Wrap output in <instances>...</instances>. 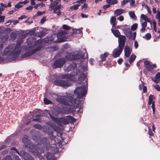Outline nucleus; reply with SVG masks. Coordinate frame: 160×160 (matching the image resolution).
Instances as JSON below:
<instances>
[{
  "label": "nucleus",
  "mask_w": 160,
  "mask_h": 160,
  "mask_svg": "<svg viewBox=\"0 0 160 160\" xmlns=\"http://www.w3.org/2000/svg\"><path fill=\"white\" fill-rule=\"evenodd\" d=\"M154 88L157 90L158 91H160V87L159 85L158 84H156L153 86Z\"/></svg>",
  "instance_id": "nucleus-42"
},
{
  "label": "nucleus",
  "mask_w": 160,
  "mask_h": 160,
  "mask_svg": "<svg viewBox=\"0 0 160 160\" xmlns=\"http://www.w3.org/2000/svg\"><path fill=\"white\" fill-rule=\"evenodd\" d=\"M116 17L115 16H112L111 17L110 19V22L112 23L113 22H116Z\"/></svg>",
  "instance_id": "nucleus-43"
},
{
  "label": "nucleus",
  "mask_w": 160,
  "mask_h": 160,
  "mask_svg": "<svg viewBox=\"0 0 160 160\" xmlns=\"http://www.w3.org/2000/svg\"><path fill=\"white\" fill-rule=\"evenodd\" d=\"M33 126L35 128L40 130L42 129V126L41 125L37 124H35L33 125Z\"/></svg>",
  "instance_id": "nucleus-33"
},
{
  "label": "nucleus",
  "mask_w": 160,
  "mask_h": 160,
  "mask_svg": "<svg viewBox=\"0 0 160 160\" xmlns=\"http://www.w3.org/2000/svg\"><path fill=\"white\" fill-rule=\"evenodd\" d=\"M86 1V0H79L78 1H77V2L78 3H83L85 2Z\"/></svg>",
  "instance_id": "nucleus-61"
},
{
  "label": "nucleus",
  "mask_w": 160,
  "mask_h": 160,
  "mask_svg": "<svg viewBox=\"0 0 160 160\" xmlns=\"http://www.w3.org/2000/svg\"><path fill=\"white\" fill-rule=\"evenodd\" d=\"M11 150H13L15 151L19 155V154H20V152H19L17 150V149H16V148L15 147H13V148H11Z\"/></svg>",
  "instance_id": "nucleus-60"
},
{
  "label": "nucleus",
  "mask_w": 160,
  "mask_h": 160,
  "mask_svg": "<svg viewBox=\"0 0 160 160\" xmlns=\"http://www.w3.org/2000/svg\"><path fill=\"white\" fill-rule=\"evenodd\" d=\"M20 4H21V3H19V2L18 3V4H16L15 5V8H21V7L22 6V5H20Z\"/></svg>",
  "instance_id": "nucleus-50"
},
{
  "label": "nucleus",
  "mask_w": 160,
  "mask_h": 160,
  "mask_svg": "<svg viewBox=\"0 0 160 160\" xmlns=\"http://www.w3.org/2000/svg\"><path fill=\"white\" fill-rule=\"evenodd\" d=\"M86 75L83 73H82L80 75L78 78V80L81 82H82L86 78Z\"/></svg>",
  "instance_id": "nucleus-20"
},
{
  "label": "nucleus",
  "mask_w": 160,
  "mask_h": 160,
  "mask_svg": "<svg viewBox=\"0 0 160 160\" xmlns=\"http://www.w3.org/2000/svg\"><path fill=\"white\" fill-rule=\"evenodd\" d=\"M131 51L130 47L128 46H126L124 49V55L127 58H128L131 53Z\"/></svg>",
  "instance_id": "nucleus-14"
},
{
  "label": "nucleus",
  "mask_w": 160,
  "mask_h": 160,
  "mask_svg": "<svg viewBox=\"0 0 160 160\" xmlns=\"http://www.w3.org/2000/svg\"><path fill=\"white\" fill-rule=\"evenodd\" d=\"M72 78V75H71L68 74V73L63 74L61 76V78L62 79H66V80H70Z\"/></svg>",
  "instance_id": "nucleus-17"
},
{
  "label": "nucleus",
  "mask_w": 160,
  "mask_h": 160,
  "mask_svg": "<svg viewBox=\"0 0 160 160\" xmlns=\"http://www.w3.org/2000/svg\"><path fill=\"white\" fill-rule=\"evenodd\" d=\"M60 7L61 5H59L53 9V12L54 13H57L58 15H59L61 14V12L59 10Z\"/></svg>",
  "instance_id": "nucleus-16"
},
{
  "label": "nucleus",
  "mask_w": 160,
  "mask_h": 160,
  "mask_svg": "<svg viewBox=\"0 0 160 160\" xmlns=\"http://www.w3.org/2000/svg\"><path fill=\"white\" fill-rule=\"evenodd\" d=\"M138 24L137 23L133 24L131 27V29L132 31L135 30L137 28Z\"/></svg>",
  "instance_id": "nucleus-32"
},
{
  "label": "nucleus",
  "mask_w": 160,
  "mask_h": 160,
  "mask_svg": "<svg viewBox=\"0 0 160 160\" xmlns=\"http://www.w3.org/2000/svg\"><path fill=\"white\" fill-rule=\"evenodd\" d=\"M47 157L48 160H54L55 159L54 154L51 152H48L47 153Z\"/></svg>",
  "instance_id": "nucleus-19"
},
{
  "label": "nucleus",
  "mask_w": 160,
  "mask_h": 160,
  "mask_svg": "<svg viewBox=\"0 0 160 160\" xmlns=\"http://www.w3.org/2000/svg\"><path fill=\"white\" fill-rule=\"evenodd\" d=\"M130 16L132 18H136L135 14L134 12L130 11L129 12Z\"/></svg>",
  "instance_id": "nucleus-34"
},
{
  "label": "nucleus",
  "mask_w": 160,
  "mask_h": 160,
  "mask_svg": "<svg viewBox=\"0 0 160 160\" xmlns=\"http://www.w3.org/2000/svg\"><path fill=\"white\" fill-rule=\"evenodd\" d=\"M85 86L77 87L74 91V94L73 97L69 96H60L56 100L58 102L65 105H69V102L74 105V107L77 108L79 103V100L75 99L74 97L78 98H82L86 94Z\"/></svg>",
  "instance_id": "nucleus-1"
},
{
  "label": "nucleus",
  "mask_w": 160,
  "mask_h": 160,
  "mask_svg": "<svg viewBox=\"0 0 160 160\" xmlns=\"http://www.w3.org/2000/svg\"><path fill=\"white\" fill-rule=\"evenodd\" d=\"M118 38V47L123 48L126 40V37L125 36L121 35Z\"/></svg>",
  "instance_id": "nucleus-9"
},
{
  "label": "nucleus",
  "mask_w": 160,
  "mask_h": 160,
  "mask_svg": "<svg viewBox=\"0 0 160 160\" xmlns=\"http://www.w3.org/2000/svg\"><path fill=\"white\" fill-rule=\"evenodd\" d=\"M106 2L108 4H114L118 3L117 0H106Z\"/></svg>",
  "instance_id": "nucleus-29"
},
{
  "label": "nucleus",
  "mask_w": 160,
  "mask_h": 160,
  "mask_svg": "<svg viewBox=\"0 0 160 160\" xmlns=\"http://www.w3.org/2000/svg\"><path fill=\"white\" fill-rule=\"evenodd\" d=\"M136 58V56L133 53H132L130 56L129 60V62L132 63L135 60Z\"/></svg>",
  "instance_id": "nucleus-22"
},
{
  "label": "nucleus",
  "mask_w": 160,
  "mask_h": 160,
  "mask_svg": "<svg viewBox=\"0 0 160 160\" xmlns=\"http://www.w3.org/2000/svg\"><path fill=\"white\" fill-rule=\"evenodd\" d=\"M66 61L65 58H61L56 60L53 65L55 68H60L62 67Z\"/></svg>",
  "instance_id": "nucleus-8"
},
{
  "label": "nucleus",
  "mask_w": 160,
  "mask_h": 160,
  "mask_svg": "<svg viewBox=\"0 0 160 160\" xmlns=\"http://www.w3.org/2000/svg\"><path fill=\"white\" fill-rule=\"evenodd\" d=\"M110 7V4H107L106 5H105L103 6V8L104 10L108 8H109Z\"/></svg>",
  "instance_id": "nucleus-57"
},
{
  "label": "nucleus",
  "mask_w": 160,
  "mask_h": 160,
  "mask_svg": "<svg viewBox=\"0 0 160 160\" xmlns=\"http://www.w3.org/2000/svg\"><path fill=\"white\" fill-rule=\"evenodd\" d=\"M58 2H57L56 1H54L50 5V8H52L55 7L56 5H58Z\"/></svg>",
  "instance_id": "nucleus-35"
},
{
  "label": "nucleus",
  "mask_w": 160,
  "mask_h": 160,
  "mask_svg": "<svg viewBox=\"0 0 160 160\" xmlns=\"http://www.w3.org/2000/svg\"><path fill=\"white\" fill-rule=\"evenodd\" d=\"M80 6L79 5H75L70 7V9L72 10H76L78 9V7Z\"/></svg>",
  "instance_id": "nucleus-38"
},
{
  "label": "nucleus",
  "mask_w": 160,
  "mask_h": 160,
  "mask_svg": "<svg viewBox=\"0 0 160 160\" xmlns=\"http://www.w3.org/2000/svg\"><path fill=\"white\" fill-rule=\"evenodd\" d=\"M108 55V53L105 52L103 54H102L100 56V58L102 61H105L106 60V58L107 57Z\"/></svg>",
  "instance_id": "nucleus-26"
},
{
  "label": "nucleus",
  "mask_w": 160,
  "mask_h": 160,
  "mask_svg": "<svg viewBox=\"0 0 160 160\" xmlns=\"http://www.w3.org/2000/svg\"><path fill=\"white\" fill-rule=\"evenodd\" d=\"M112 32L114 35L117 38H119L120 36V33L118 30L111 29Z\"/></svg>",
  "instance_id": "nucleus-18"
},
{
  "label": "nucleus",
  "mask_w": 160,
  "mask_h": 160,
  "mask_svg": "<svg viewBox=\"0 0 160 160\" xmlns=\"http://www.w3.org/2000/svg\"><path fill=\"white\" fill-rule=\"evenodd\" d=\"M5 18V16H2L0 15V22H4V21Z\"/></svg>",
  "instance_id": "nucleus-47"
},
{
  "label": "nucleus",
  "mask_w": 160,
  "mask_h": 160,
  "mask_svg": "<svg viewBox=\"0 0 160 160\" xmlns=\"http://www.w3.org/2000/svg\"><path fill=\"white\" fill-rule=\"evenodd\" d=\"M33 8V7H32V6H29V7H27L26 8V9L27 10L31 11L32 10Z\"/></svg>",
  "instance_id": "nucleus-59"
},
{
  "label": "nucleus",
  "mask_w": 160,
  "mask_h": 160,
  "mask_svg": "<svg viewBox=\"0 0 160 160\" xmlns=\"http://www.w3.org/2000/svg\"><path fill=\"white\" fill-rule=\"evenodd\" d=\"M46 33L44 32H41L38 35L39 37H41L45 36Z\"/></svg>",
  "instance_id": "nucleus-46"
},
{
  "label": "nucleus",
  "mask_w": 160,
  "mask_h": 160,
  "mask_svg": "<svg viewBox=\"0 0 160 160\" xmlns=\"http://www.w3.org/2000/svg\"><path fill=\"white\" fill-rule=\"evenodd\" d=\"M155 98L154 95H150L148 97V103L149 105H151L153 102L152 100Z\"/></svg>",
  "instance_id": "nucleus-28"
},
{
  "label": "nucleus",
  "mask_w": 160,
  "mask_h": 160,
  "mask_svg": "<svg viewBox=\"0 0 160 160\" xmlns=\"http://www.w3.org/2000/svg\"><path fill=\"white\" fill-rule=\"evenodd\" d=\"M41 46H38L34 49L29 50L28 52H26L22 55V57L26 58L30 56L32 54L39 51L41 49Z\"/></svg>",
  "instance_id": "nucleus-6"
},
{
  "label": "nucleus",
  "mask_w": 160,
  "mask_h": 160,
  "mask_svg": "<svg viewBox=\"0 0 160 160\" xmlns=\"http://www.w3.org/2000/svg\"><path fill=\"white\" fill-rule=\"evenodd\" d=\"M80 102L79 101V103L78 104V106H77V108H75L74 107V104H72L70 103L69 102V105H68V106H70V105L73 106L74 108H71V107L70 108L67 107L65 108V109L66 110H65V111H66V110H67L68 113H70L71 112H74L75 111L76 108H79V105L80 104Z\"/></svg>",
  "instance_id": "nucleus-11"
},
{
  "label": "nucleus",
  "mask_w": 160,
  "mask_h": 160,
  "mask_svg": "<svg viewBox=\"0 0 160 160\" xmlns=\"http://www.w3.org/2000/svg\"><path fill=\"white\" fill-rule=\"evenodd\" d=\"M118 19L120 21H123L124 19V18L123 16H120L118 18Z\"/></svg>",
  "instance_id": "nucleus-63"
},
{
  "label": "nucleus",
  "mask_w": 160,
  "mask_h": 160,
  "mask_svg": "<svg viewBox=\"0 0 160 160\" xmlns=\"http://www.w3.org/2000/svg\"><path fill=\"white\" fill-rule=\"evenodd\" d=\"M61 122L64 124H68V121L66 118H62L61 119Z\"/></svg>",
  "instance_id": "nucleus-30"
},
{
  "label": "nucleus",
  "mask_w": 160,
  "mask_h": 160,
  "mask_svg": "<svg viewBox=\"0 0 160 160\" xmlns=\"http://www.w3.org/2000/svg\"><path fill=\"white\" fill-rule=\"evenodd\" d=\"M141 17V18L145 21V22H148L151 23L150 19H149L146 15L142 14Z\"/></svg>",
  "instance_id": "nucleus-25"
},
{
  "label": "nucleus",
  "mask_w": 160,
  "mask_h": 160,
  "mask_svg": "<svg viewBox=\"0 0 160 160\" xmlns=\"http://www.w3.org/2000/svg\"><path fill=\"white\" fill-rule=\"evenodd\" d=\"M67 32L65 31H61L57 34V36L58 38L62 39L64 38L66 35Z\"/></svg>",
  "instance_id": "nucleus-15"
},
{
  "label": "nucleus",
  "mask_w": 160,
  "mask_h": 160,
  "mask_svg": "<svg viewBox=\"0 0 160 160\" xmlns=\"http://www.w3.org/2000/svg\"><path fill=\"white\" fill-rule=\"evenodd\" d=\"M48 41H52L54 40L53 35H51L47 37Z\"/></svg>",
  "instance_id": "nucleus-39"
},
{
  "label": "nucleus",
  "mask_w": 160,
  "mask_h": 160,
  "mask_svg": "<svg viewBox=\"0 0 160 160\" xmlns=\"http://www.w3.org/2000/svg\"><path fill=\"white\" fill-rule=\"evenodd\" d=\"M147 22H144L142 23V28L140 29V31L141 32H144L146 31V28L147 26Z\"/></svg>",
  "instance_id": "nucleus-21"
},
{
  "label": "nucleus",
  "mask_w": 160,
  "mask_h": 160,
  "mask_svg": "<svg viewBox=\"0 0 160 160\" xmlns=\"http://www.w3.org/2000/svg\"><path fill=\"white\" fill-rule=\"evenodd\" d=\"M123 48H119L118 49H115L112 52V56L114 58H116L118 57L121 53Z\"/></svg>",
  "instance_id": "nucleus-10"
},
{
  "label": "nucleus",
  "mask_w": 160,
  "mask_h": 160,
  "mask_svg": "<svg viewBox=\"0 0 160 160\" xmlns=\"http://www.w3.org/2000/svg\"><path fill=\"white\" fill-rule=\"evenodd\" d=\"M46 20V17H43L41 19L40 22L41 24H42L44 23Z\"/></svg>",
  "instance_id": "nucleus-54"
},
{
  "label": "nucleus",
  "mask_w": 160,
  "mask_h": 160,
  "mask_svg": "<svg viewBox=\"0 0 160 160\" xmlns=\"http://www.w3.org/2000/svg\"><path fill=\"white\" fill-rule=\"evenodd\" d=\"M129 2V0H123L121 3V5L123 6L126 4V3Z\"/></svg>",
  "instance_id": "nucleus-53"
},
{
  "label": "nucleus",
  "mask_w": 160,
  "mask_h": 160,
  "mask_svg": "<svg viewBox=\"0 0 160 160\" xmlns=\"http://www.w3.org/2000/svg\"><path fill=\"white\" fill-rule=\"evenodd\" d=\"M14 159L15 160H21L18 156H15L14 157Z\"/></svg>",
  "instance_id": "nucleus-64"
},
{
  "label": "nucleus",
  "mask_w": 160,
  "mask_h": 160,
  "mask_svg": "<svg viewBox=\"0 0 160 160\" xmlns=\"http://www.w3.org/2000/svg\"><path fill=\"white\" fill-rule=\"evenodd\" d=\"M123 10L118 9L114 11V14L118 16L122 13Z\"/></svg>",
  "instance_id": "nucleus-27"
},
{
  "label": "nucleus",
  "mask_w": 160,
  "mask_h": 160,
  "mask_svg": "<svg viewBox=\"0 0 160 160\" xmlns=\"http://www.w3.org/2000/svg\"><path fill=\"white\" fill-rule=\"evenodd\" d=\"M19 156L24 159V160H34V158L28 153L24 150H21L20 152Z\"/></svg>",
  "instance_id": "nucleus-5"
},
{
  "label": "nucleus",
  "mask_w": 160,
  "mask_h": 160,
  "mask_svg": "<svg viewBox=\"0 0 160 160\" xmlns=\"http://www.w3.org/2000/svg\"><path fill=\"white\" fill-rule=\"evenodd\" d=\"M62 28L66 30H68L70 28V27L69 26L66 25H63L62 26Z\"/></svg>",
  "instance_id": "nucleus-44"
},
{
  "label": "nucleus",
  "mask_w": 160,
  "mask_h": 160,
  "mask_svg": "<svg viewBox=\"0 0 160 160\" xmlns=\"http://www.w3.org/2000/svg\"><path fill=\"white\" fill-rule=\"evenodd\" d=\"M2 160H12L11 156L7 155L2 159Z\"/></svg>",
  "instance_id": "nucleus-36"
},
{
  "label": "nucleus",
  "mask_w": 160,
  "mask_h": 160,
  "mask_svg": "<svg viewBox=\"0 0 160 160\" xmlns=\"http://www.w3.org/2000/svg\"><path fill=\"white\" fill-rule=\"evenodd\" d=\"M77 63L76 62H71L67 64L64 67L65 70L67 72L74 70L77 67Z\"/></svg>",
  "instance_id": "nucleus-7"
},
{
  "label": "nucleus",
  "mask_w": 160,
  "mask_h": 160,
  "mask_svg": "<svg viewBox=\"0 0 160 160\" xmlns=\"http://www.w3.org/2000/svg\"><path fill=\"white\" fill-rule=\"evenodd\" d=\"M83 57H84V54L83 53L82 54H81V55L78 53L77 54L72 55V58L73 60H80L79 62L80 63L81 59L83 58Z\"/></svg>",
  "instance_id": "nucleus-13"
},
{
  "label": "nucleus",
  "mask_w": 160,
  "mask_h": 160,
  "mask_svg": "<svg viewBox=\"0 0 160 160\" xmlns=\"http://www.w3.org/2000/svg\"><path fill=\"white\" fill-rule=\"evenodd\" d=\"M2 38H0V55L2 54V51L1 49L3 48V42H1L2 41Z\"/></svg>",
  "instance_id": "nucleus-37"
},
{
  "label": "nucleus",
  "mask_w": 160,
  "mask_h": 160,
  "mask_svg": "<svg viewBox=\"0 0 160 160\" xmlns=\"http://www.w3.org/2000/svg\"><path fill=\"white\" fill-rule=\"evenodd\" d=\"M45 13V11L43 12H40L38 11L37 12V14L38 16H40L42 14H43Z\"/></svg>",
  "instance_id": "nucleus-55"
},
{
  "label": "nucleus",
  "mask_w": 160,
  "mask_h": 160,
  "mask_svg": "<svg viewBox=\"0 0 160 160\" xmlns=\"http://www.w3.org/2000/svg\"><path fill=\"white\" fill-rule=\"evenodd\" d=\"M44 103L46 104H48L51 103V102L46 98H44Z\"/></svg>",
  "instance_id": "nucleus-40"
},
{
  "label": "nucleus",
  "mask_w": 160,
  "mask_h": 160,
  "mask_svg": "<svg viewBox=\"0 0 160 160\" xmlns=\"http://www.w3.org/2000/svg\"><path fill=\"white\" fill-rule=\"evenodd\" d=\"M124 33L126 37L130 39L132 38V32L129 28H125L124 30Z\"/></svg>",
  "instance_id": "nucleus-12"
},
{
  "label": "nucleus",
  "mask_w": 160,
  "mask_h": 160,
  "mask_svg": "<svg viewBox=\"0 0 160 160\" xmlns=\"http://www.w3.org/2000/svg\"><path fill=\"white\" fill-rule=\"evenodd\" d=\"M43 141L45 142H42V144H43V145H42V148L43 149L48 146V140L47 138H44L43 139Z\"/></svg>",
  "instance_id": "nucleus-23"
},
{
  "label": "nucleus",
  "mask_w": 160,
  "mask_h": 160,
  "mask_svg": "<svg viewBox=\"0 0 160 160\" xmlns=\"http://www.w3.org/2000/svg\"><path fill=\"white\" fill-rule=\"evenodd\" d=\"M42 4H43L42 2H41L40 3H38L34 6V8L35 9H37L38 8V7L40 6L41 5H42Z\"/></svg>",
  "instance_id": "nucleus-58"
},
{
  "label": "nucleus",
  "mask_w": 160,
  "mask_h": 160,
  "mask_svg": "<svg viewBox=\"0 0 160 160\" xmlns=\"http://www.w3.org/2000/svg\"><path fill=\"white\" fill-rule=\"evenodd\" d=\"M65 58L68 60H69L72 59V56H71V55H66L65 57Z\"/></svg>",
  "instance_id": "nucleus-51"
},
{
  "label": "nucleus",
  "mask_w": 160,
  "mask_h": 160,
  "mask_svg": "<svg viewBox=\"0 0 160 160\" xmlns=\"http://www.w3.org/2000/svg\"><path fill=\"white\" fill-rule=\"evenodd\" d=\"M13 48V47L12 45H9L5 49L3 52V55L8 54L9 56L12 57V58L13 59V58H18L21 51L20 45L17 44L13 50L11 52Z\"/></svg>",
  "instance_id": "nucleus-2"
},
{
  "label": "nucleus",
  "mask_w": 160,
  "mask_h": 160,
  "mask_svg": "<svg viewBox=\"0 0 160 160\" xmlns=\"http://www.w3.org/2000/svg\"><path fill=\"white\" fill-rule=\"evenodd\" d=\"M54 84L55 85L62 87H68L71 85V84L69 83V81L68 80H56L54 82Z\"/></svg>",
  "instance_id": "nucleus-4"
},
{
  "label": "nucleus",
  "mask_w": 160,
  "mask_h": 160,
  "mask_svg": "<svg viewBox=\"0 0 160 160\" xmlns=\"http://www.w3.org/2000/svg\"><path fill=\"white\" fill-rule=\"evenodd\" d=\"M81 7L82 10L84 9V10H85L87 9L88 6L86 4L84 3L83 5Z\"/></svg>",
  "instance_id": "nucleus-49"
},
{
  "label": "nucleus",
  "mask_w": 160,
  "mask_h": 160,
  "mask_svg": "<svg viewBox=\"0 0 160 160\" xmlns=\"http://www.w3.org/2000/svg\"><path fill=\"white\" fill-rule=\"evenodd\" d=\"M22 141L25 147L29 148V150L30 152L36 155H39L41 153L37 149V147L31 143L28 138L24 137L22 138Z\"/></svg>",
  "instance_id": "nucleus-3"
},
{
  "label": "nucleus",
  "mask_w": 160,
  "mask_h": 160,
  "mask_svg": "<svg viewBox=\"0 0 160 160\" xmlns=\"http://www.w3.org/2000/svg\"><path fill=\"white\" fill-rule=\"evenodd\" d=\"M156 18L158 20V24L160 27V12L158 11L156 15Z\"/></svg>",
  "instance_id": "nucleus-31"
},
{
  "label": "nucleus",
  "mask_w": 160,
  "mask_h": 160,
  "mask_svg": "<svg viewBox=\"0 0 160 160\" xmlns=\"http://www.w3.org/2000/svg\"><path fill=\"white\" fill-rule=\"evenodd\" d=\"M134 46L135 48H137L138 47V43L137 41L134 42Z\"/></svg>",
  "instance_id": "nucleus-62"
},
{
  "label": "nucleus",
  "mask_w": 160,
  "mask_h": 160,
  "mask_svg": "<svg viewBox=\"0 0 160 160\" xmlns=\"http://www.w3.org/2000/svg\"><path fill=\"white\" fill-rule=\"evenodd\" d=\"M160 78V72H158L155 75V78L157 79H159Z\"/></svg>",
  "instance_id": "nucleus-56"
},
{
  "label": "nucleus",
  "mask_w": 160,
  "mask_h": 160,
  "mask_svg": "<svg viewBox=\"0 0 160 160\" xmlns=\"http://www.w3.org/2000/svg\"><path fill=\"white\" fill-rule=\"evenodd\" d=\"M152 80L155 83H158L159 82V79H157L155 78V79H154L153 78H152Z\"/></svg>",
  "instance_id": "nucleus-52"
},
{
  "label": "nucleus",
  "mask_w": 160,
  "mask_h": 160,
  "mask_svg": "<svg viewBox=\"0 0 160 160\" xmlns=\"http://www.w3.org/2000/svg\"><path fill=\"white\" fill-rule=\"evenodd\" d=\"M145 37L147 40H149L151 38V36L150 34L148 33L146 34Z\"/></svg>",
  "instance_id": "nucleus-48"
},
{
  "label": "nucleus",
  "mask_w": 160,
  "mask_h": 160,
  "mask_svg": "<svg viewBox=\"0 0 160 160\" xmlns=\"http://www.w3.org/2000/svg\"><path fill=\"white\" fill-rule=\"evenodd\" d=\"M67 121L68 122V123L70 122H75L76 119L72 116H67L66 117Z\"/></svg>",
  "instance_id": "nucleus-24"
},
{
  "label": "nucleus",
  "mask_w": 160,
  "mask_h": 160,
  "mask_svg": "<svg viewBox=\"0 0 160 160\" xmlns=\"http://www.w3.org/2000/svg\"><path fill=\"white\" fill-rule=\"evenodd\" d=\"M152 107L153 111V114H154L155 112V104H154V102L153 101L152 103Z\"/></svg>",
  "instance_id": "nucleus-41"
},
{
  "label": "nucleus",
  "mask_w": 160,
  "mask_h": 160,
  "mask_svg": "<svg viewBox=\"0 0 160 160\" xmlns=\"http://www.w3.org/2000/svg\"><path fill=\"white\" fill-rule=\"evenodd\" d=\"M132 38L131 39L132 40H134L136 38V32H133L132 34Z\"/></svg>",
  "instance_id": "nucleus-45"
}]
</instances>
